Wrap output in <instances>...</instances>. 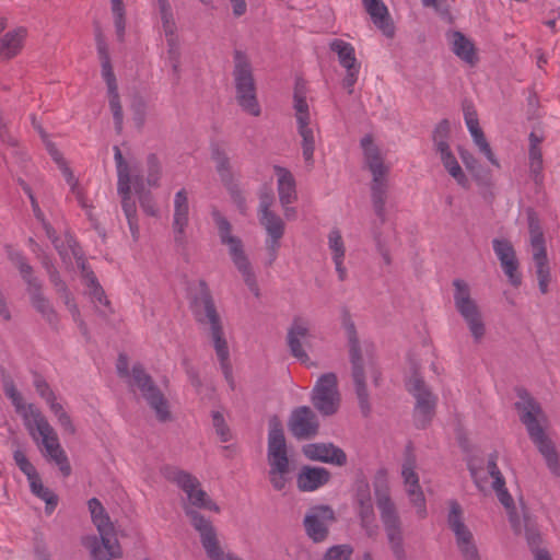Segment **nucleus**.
I'll return each instance as SVG.
<instances>
[{"instance_id": "1", "label": "nucleus", "mask_w": 560, "mask_h": 560, "mask_svg": "<svg viewBox=\"0 0 560 560\" xmlns=\"http://www.w3.org/2000/svg\"><path fill=\"white\" fill-rule=\"evenodd\" d=\"M342 326L348 339L351 377L354 384L359 407L362 415L368 417L371 412V405L365 383V373L370 372L372 374L376 385L381 373L376 369L373 346L370 343H365L364 347L361 346L354 322L347 310L342 313Z\"/></svg>"}, {"instance_id": "2", "label": "nucleus", "mask_w": 560, "mask_h": 560, "mask_svg": "<svg viewBox=\"0 0 560 560\" xmlns=\"http://www.w3.org/2000/svg\"><path fill=\"white\" fill-rule=\"evenodd\" d=\"M520 401L515 408L521 412L520 420L528 436L544 457L550 472L560 477V456L553 441L546 433L548 418L541 405L526 389L518 390Z\"/></svg>"}, {"instance_id": "3", "label": "nucleus", "mask_w": 560, "mask_h": 560, "mask_svg": "<svg viewBox=\"0 0 560 560\" xmlns=\"http://www.w3.org/2000/svg\"><path fill=\"white\" fill-rule=\"evenodd\" d=\"M374 495L389 549L396 560H408L402 521L390 497L387 470L380 468L373 478Z\"/></svg>"}, {"instance_id": "4", "label": "nucleus", "mask_w": 560, "mask_h": 560, "mask_svg": "<svg viewBox=\"0 0 560 560\" xmlns=\"http://www.w3.org/2000/svg\"><path fill=\"white\" fill-rule=\"evenodd\" d=\"M91 520L98 532L81 538L83 547L90 550L92 560H114L122 557V549L117 539L113 522L101 501L92 498L88 501Z\"/></svg>"}, {"instance_id": "5", "label": "nucleus", "mask_w": 560, "mask_h": 560, "mask_svg": "<svg viewBox=\"0 0 560 560\" xmlns=\"http://www.w3.org/2000/svg\"><path fill=\"white\" fill-rule=\"evenodd\" d=\"M268 477L272 488L281 491L285 488L291 472L283 425L280 418L273 415L268 420Z\"/></svg>"}, {"instance_id": "6", "label": "nucleus", "mask_w": 560, "mask_h": 560, "mask_svg": "<svg viewBox=\"0 0 560 560\" xmlns=\"http://www.w3.org/2000/svg\"><path fill=\"white\" fill-rule=\"evenodd\" d=\"M363 150L364 163L372 173L371 203L373 211L381 213L385 209L388 199V172L389 168L384 164V159L380 148L374 143L372 135H365L360 141Z\"/></svg>"}, {"instance_id": "7", "label": "nucleus", "mask_w": 560, "mask_h": 560, "mask_svg": "<svg viewBox=\"0 0 560 560\" xmlns=\"http://www.w3.org/2000/svg\"><path fill=\"white\" fill-rule=\"evenodd\" d=\"M233 61L232 75L236 102L244 112L257 117L261 110L257 100L256 82L250 61L247 55L240 49L234 50Z\"/></svg>"}, {"instance_id": "8", "label": "nucleus", "mask_w": 560, "mask_h": 560, "mask_svg": "<svg viewBox=\"0 0 560 560\" xmlns=\"http://www.w3.org/2000/svg\"><path fill=\"white\" fill-rule=\"evenodd\" d=\"M212 217L218 228L220 241L223 245L229 247L232 261L242 275L245 284L256 298H259L260 290L257 283L256 275L253 271V267L244 252L242 240L232 235L231 223L218 210L212 212Z\"/></svg>"}, {"instance_id": "9", "label": "nucleus", "mask_w": 560, "mask_h": 560, "mask_svg": "<svg viewBox=\"0 0 560 560\" xmlns=\"http://www.w3.org/2000/svg\"><path fill=\"white\" fill-rule=\"evenodd\" d=\"M5 252L9 260L19 269L22 279L27 285L32 305L43 315L49 325L57 327L59 322L58 315L43 294V284L40 280L34 276L33 267L27 262L24 255L21 252L14 250L11 245H5Z\"/></svg>"}, {"instance_id": "10", "label": "nucleus", "mask_w": 560, "mask_h": 560, "mask_svg": "<svg viewBox=\"0 0 560 560\" xmlns=\"http://www.w3.org/2000/svg\"><path fill=\"white\" fill-rule=\"evenodd\" d=\"M163 476L171 482L176 483L187 495V503L184 506H191L192 509H205L220 512L219 505L213 502L208 493L201 488L200 481L190 472L179 469L174 466H165L162 469Z\"/></svg>"}, {"instance_id": "11", "label": "nucleus", "mask_w": 560, "mask_h": 560, "mask_svg": "<svg viewBox=\"0 0 560 560\" xmlns=\"http://www.w3.org/2000/svg\"><path fill=\"white\" fill-rule=\"evenodd\" d=\"M199 293L191 300V310L195 318L199 324L210 326V336L213 345L222 343L226 339L211 292L205 280L199 281Z\"/></svg>"}, {"instance_id": "12", "label": "nucleus", "mask_w": 560, "mask_h": 560, "mask_svg": "<svg viewBox=\"0 0 560 560\" xmlns=\"http://www.w3.org/2000/svg\"><path fill=\"white\" fill-rule=\"evenodd\" d=\"M453 285L455 289V307L466 322L475 342L479 343L486 335V325L483 323L481 311L477 302L471 299L470 289L466 281L455 279L453 281Z\"/></svg>"}, {"instance_id": "13", "label": "nucleus", "mask_w": 560, "mask_h": 560, "mask_svg": "<svg viewBox=\"0 0 560 560\" xmlns=\"http://www.w3.org/2000/svg\"><path fill=\"white\" fill-rule=\"evenodd\" d=\"M132 385H135L141 396L147 401L159 421L166 422L172 419L170 404L165 395L155 384L152 376L147 373L142 364L136 363L131 369Z\"/></svg>"}, {"instance_id": "14", "label": "nucleus", "mask_w": 560, "mask_h": 560, "mask_svg": "<svg viewBox=\"0 0 560 560\" xmlns=\"http://www.w3.org/2000/svg\"><path fill=\"white\" fill-rule=\"evenodd\" d=\"M406 386L416 399L412 413L415 427L420 430L427 429L435 416L438 397L417 373L408 380Z\"/></svg>"}, {"instance_id": "15", "label": "nucleus", "mask_w": 560, "mask_h": 560, "mask_svg": "<svg viewBox=\"0 0 560 560\" xmlns=\"http://www.w3.org/2000/svg\"><path fill=\"white\" fill-rule=\"evenodd\" d=\"M311 402L323 417H331L338 412L341 395L335 373H325L318 377L312 390Z\"/></svg>"}, {"instance_id": "16", "label": "nucleus", "mask_w": 560, "mask_h": 560, "mask_svg": "<svg viewBox=\"0 0 560 560\" xmlns=\"http://www.w3.org/2000/svg\"><path fill=\"white\" fill-rule=\"evenodd\" d=\"M185 515L190 525L198 532L201 545L210 560H225V553L220 547L217 530L209 518L191 506H184Z\"/></svg>"}, {"instance_id": "17", "label": "nucleus", "mask_w": 560, "mask_h": 560, "mask_svg": "<svg viewBox=\"0 0 560 560\" xmlns=\"http://www.w3.org/2000/svg\"><path fill=\"white\" fill-rule=\"evenodd\" d=\"M335 511L330 505L312 506L304 516L303 526L307 537L314 544H322L329 536V527L336 522Z\"/></svg>"}, {"instance_id": "18", "label": "nucleus", "mask_w": 560, "mask_h": 560, "mask_svg": "<svg viewBox=\"0 0 560 560\" xmlns=\"http://www.w3.org/2000/svg\"><path fill=\"white\" fill-rule=\"evenodd\" d=\"M189 224V203L186 189H180L176 192L174 198V214L172 229L174 233L175 246L180 252L187 249V235L186 229Z\"/></svg>"}, {"instance_id": "19", "label": "nucleus", "mask_w": 560, "mask_h": 560, "mask_svg": "<svg viewBox=\"0 0 560 560\" xmlns=\"http://www.w3.org/2000/svg\"><path fill=\"white\" fill-rule=\"evenodd\" d=\"M492 246L509 282L518 288L522 284V276L518 272L520 262L512 243L506 238H494Z\"/></svg>"}, {"instance_id": "20", "label": "nucleus", "mask_w": 560, "mask_h": 560, "mask_svg": "<svg viewBox=\"0 0 560 560\" xmlns=\"http://www.w3.org/2000/svg\"><path fill=\"white\" fill-rule=\"evenodd\" d=\"M288 428L298 440H306L317 434L319 423L315 412L308 406H301L291 412Z\"/></svg>"}, {"instance_id": "21", "label": "nucleus", "mask_w": 560, "mask_h": 560, "mask_svg": "<svg viewBox=\"0 0 560 560\" xmlns=\"http://www.w3.org/2000/svg\"><path fill=\"white\" fill-rule=\"evenodd\" d=\"M311 337L310 323L301 316H294L287 332V345L292 357L306 363L310 357L303 348V342Z\"/></svg>"}, {"instance_id": "22", "label": "nucleus", "mask_w": 560, "mask_h": 560, "mask_svg": "<svg viewBox=\"0 0 560 560\" xmlns=\"http://www.w3.org/2000/svg\"><path fill=\"white\" fill-rule=\"evenodd\" d=\"M304 455L312 460L343 466L347 464V455L332 443H313L303 447Z\"/></svg>"}, {"instance_id": "23", "label": "nucleus", "mask_w": 560, "mask_h": 560, "mask_svg": "<svg viewBox=\"0 0 560 560\" xmlns=\"http://www.w3.org/2000/svg\"><path fill=\"white\" fill-rule=\"evenodd\" d=\"M362 2L374 25L380 28L385 36L393 37L395 26L384 2L382 0H362Z\"/></svg>"}, {"instance_id": "24", "label": "nucleus", "mask_w": 560, "mask_h": 560, "mask_svg": "<svg viewBox=\"0 0 560 560\" xmlns=\"http://www.w3.org/2000/svg\"><path fill=\"white\" fill-rule=\"evenodd\" d=\"M329 479L330 472L326 468L304 466L298 475L296 483L300 491H314Z\"/></svg>"}, {"instance_id": "25", "label": "nucleus", "mask_w": 560, "mask_h": 560, "mask_svg": "<svg viewBox=\"0 0 560 560\" xmlns=\"http://www.w3.org/2000/svg\"><path fill=\"white\" fill-rule=\"evenodd\" d=\"M452 51L463 61L470 66L478 62V56L474 43L462 32L454 31L448 34Z\"/></svg>"}, {"instance_id": "26", "label": "nucleus", "mask_w": 560, "mask_h": 560, "mask_svg": "<svg viewBox=\"0 0 560 560\" xmlns=\"http://www.w3.org/2000/svg\"><path fill=\"white\" fill-rule=\"evenodd\" d=\"M26 34V28L18 27L3 35L0 38V58L2 60H10L18 56L23 48Z\"/></svg>"}, {"instance_id": "27", "label": "nucleus", "mask_w": 560, "mask_h": 560, "mask_svg": "<svg viewBox=\"0 0 560 560\" xmlns=\"http://www.w3.org/2000/svg\"><path fill=\"white\" fill-rule=\"evenodd\" d=\"M447 524L455 535L457 546L474 540L472 533L463 522V511L460 505L456 501H453L451 503V509L447 516Z\"/></svg>"}, {"instance_id": "28", "label": "nucleus", "mask_w": 560, "mask_h": 560, "mask_svg": "<svg viewBox=\"0 0 560 560\" xmlns=\"http://www.w3.org/2000/svg\"><path fill=\"white\" fill-rule=\"evenodd\" d=\"M373 212L376 215V219L371 221V226H370L371 235L376 245V249H377L378 254L382 256L384 262L386 265H390L392 258H390L389 249L387 248L386 240L383 235V226L387 221V211L385 208V209H382L381 213H378L377 211H373Z\"/></svg>"}, {"instance_id": "29", "label": "nucleus", "mask_w": 560, "mask_h": 560, "mask_svg": "<svg viewBox=\"0 0 560 560\" xmlns=\"http://www.w3.org/2000/svg\"><path fill=\"white\" fill-rule=\"evenodd\" d=\"M275 172L278 175V192L279 200L282 207L294 202L298 198L295 190V180L290 171L282 166H275Z\"/></svg>"}, {"instance_id": "30", "label": "nucleus", "mask_w": 560, "mask_h": 560, "mask_svg": "<svg viewBox=\"0 0 560 560\" xmlns=\"http://www.w3.org/2000/svg\"><path fill=\"white\" fill-rule=\"evenodd\" d=\"M211 159L215 163V170L222 184L235 180L231 160L225 149L219 143L211 144Z\"/></svg>"}, {"instance_id": "31", "label": "nucleus", "mask_w": 560, "mask_h": 560, "mask_svg": "<svg viewBox=\"0 0 560 560\" xmlns=\"http://www.w3.org/2000/svg\"><path fill=\"white\" fill-rule=\"evenodd\" d=\"M528 232L530 236V245L533 247V254L547 253L545 245V236L538 213L533 208L526 209Z\"/></svg>"}, {"instance_id": "32", "label": "nucleus", "mask_w": 560, "mask_h": 560, "mask_svg": "<svg viewBox=\"0 0 560 560\" xmlns=\"http://www.w3.org/2000/svg\"><path fill=\"white\" fill-rule=\"evenodd\" d=\"M31 412L36 430L42 436V442L46 452H48V447L55 448L60 446L54 428L49 424L43 413L38 409L32 410Z\"/></svg>"}, {"instance_id": "33", "label": "nucleus", "mask_w": 560, "mask_h": 560, "mask_svg": "<svg viewBox=\"0 0 560 560\" xmlns=\"http://www.w3.org/2000/svg\"><path fill=\"white\" fill-rule=\"evenodd\" d=\"M329 47L338 55L339 62L345 69L360 67L355 58L354 48L350 43L342 39H334Z\"/></svg>"}, {"instance_id": "34", "label": "nucleus", "mask_w": 560, "mask_h": 560, "mask_svg": "<svg viewBox=\"0 0 560 560\" xmlns=\"http://www.w3.org/2000/svg\"><path fill=\"white\" fill-rule=\"evenodd\" d=\"M533 260L536 268L539 291L541 294H547L549 292V283L551 280L547 253L533 254Z\"/></svg>"}, {"instance_id": "35", "label": "nucleus", "mask_w": 560, "mask_h": 560, "mask_svg": "<svg viewBox=\"0 0 560 560\" xmlns=\"http://www.w3.org/2000/svg\"><path fill=\"white\" fill-rule=\"evenodd\" d=\"M355 511L360 520L362 529L369 537L374 536L377 533L376 516L374 512L373 502L355 505Z\"/></svg>"}, {"instance_id": "36", "label": "nucleus", "mask_w": 560, "mask_h": 560, "mask_svg": "<svg viewBox=\"0 0 560 560\" xmlns=\"http://www.w3.org/2000/svg\"><path fill=\"white\" fill-rule=\"evenodd\" d=\"M497 497L500 501V503L505 508L508 514H509V521L512 525V528L515 534L522 533V524H521V516L517 514L514 500L509 493L508 489H500L495 491Z\"/></svg>"}, {"instance_id": "37", "label": "nucleus", "mask_w": 560, "mask_h": 560, "mask_svg": "<svg viewBox=\"0 0 560 560\" xmlns=\"http://www.w3.org/2000/svg\"><path fill=\"white\" fill-rule=\"evenodd\" d=\"M31 491L46 502V512L51 513L58 503V497L48 488L44 487L39 475L28 480Z\"/></svg>"}, {"instance_id": "38", "label": "nucleus", "mask_w": 560, "mask_h": 560, "mask_svg": "<svg viewBox=\"0 0 560 560\" xmlns=\"http://www.w3.org/2000/svg\"><path fill=\"white\" fill-rule=\"evenodd\" d=\"M259 221L269 237L282 238L284 234V222L278 214L273 212L261 214Z\"/></svg>"}, {"instance_id": "39", "label": "nucleus", "mask_w": 560, "mask_h": 560, "mask_svg": "<svg viewBox=\"0 0 560 560\" xmlns=\"http://www.w3.org/2000/svg\"><path fill=\"white\" fill-rule=\"evenodd\" d=\"M217 357L220 361V365L223 372V375L229 383L230 387L234 389V378H233V371H232V364L230 362V351L228 341H223L222 343L213 345Z\"/></svg>"}, {"instance_id": "40", "label": "nucleus", "mask_w": 560, "mask_h": 560, "mask_svg": "<svg viewBox=\"0 0 560 560\" xmlns=\"http://www.w3.org/2000/svg\"><path fill=\"white\" fill-rule=\"evenodd\" d=\"M117 192L121 198V208L126 218L138 217L136 201L131 197V182L117 183Z\"/></svg>"}, {"instance_id": "41", "label": "nucleus", "mask_w": 560, "mask_h": 560, "mask_svg": "<svg viewBox=\"0 0 560 560\" xmlns=\"http://www.w3.org/2000/svg\"><path fill=\"white\" fill-rule=\"evenodd\" d=\"M310 124L298 125V131L302 137V151L303 158L308 165H313V154L315 150V139L313 130L308 127Z\"/></svg>"}, {"instance_id": "42", "label": "nucleus", "mask_w": 560, "mask_h": 560, "mask_svg": "<svg viewBox=\"0 0 560 560\" xmlns=\"http://www.w3.org/2000/svg\"><path fill=\"white\" fill-rule=\"evenodd\" d=\"M522 530L525 532V537L527 539L528 545L532 548L538 549V545L540 542V534L536 526V523L532 520V517L526 512L525 508L522 509V517H521Z\"/></svg>"}, {"instance_id": "43", "label": "nucleus", "mask_w": 560, "mask_h": 560, "mask_svg": "<svg viewBox=\"0 0 560 560\" xmlns=\"http://www.w3.org/2000/svg\"><path fill=\"white\" fill-rule=\"evenodd\" d=\"M112 12L114 15V25L117 39L124 42L126 31V11L122 0H110Z\"/></svg>"}, {"instance_id": "44", "label": "nucleus", "mask_w": 560, "mask_h": 560, "mask_svg": "<svg viewBox=\"0 0 560 560\" xmlns=\"http://www.w3.org/2000/svg\"><path fill=\"white\" fill-rule=\"evenodd\" d=\"M108 97H109V108L113 113L115 130L117 133L122 131V122H124V113L120 104L118 86H114V89H107Z\"/></svg>"}, {"instance_id": "45", "label": "nucleus", "mask_w": 560, "mask_h": 560, "mask_svg": "<svg viewBox=\"0 0 560 560\" xmlns=\"http://www.w3.org/2000/svg\"><path fill=\"white\" fill-rule=\"evenodd\" d=\"M451 133V125L448 119H442L433 130L432 140L435 145V150H445L450 144L447 142Z\"/></svg>"}, {"instance_id": "46", "label": "nucleus", "mask_w": 560, "mask_h": 560, "mask_svg": "<svg viewBox=\"0 0 560 560\" xmlns=\"http://www.w3.org/2000/svg\"><path fill=\"white\" fill-rule=\"evenodd\" d=\"M369 502H373L371 497L370 483L365 476L360 475L357 477L354 482L353 504L355 506Z\"/></svg>"}, {"instance_id": "47", "label": "nucleus", "mask_w": 560, "mask_h": 560, "mask_svg": "<svg viewBox=\"0 0 560 560\" xmlns=\"http://www.w3.org/2000/svg\"><path fill=\"white\" fill-rule=\"evenodd\" d=\"M47 456L55 462V464L59 467L63 477H69L72 472L69 459L66 455V452L61 446L58 447H48Z\"/></svg>"}, {"instance_id": "48", "label": "nucleus", "mask_w": 560, "mask_h": 560, "mask_svg": "<svg viewBox=\"0 0 560 560\" xmlns=\"http://www.w3.org/2000/svg\"><path fill=\"white\" fill-rule=\"evenodd\" d=\"M470 133L474 139V142L479 148L480 152L486 155V158L489 160V162L491 164L499 166V162L495 159V156L490 148V144L488 143V141L485 137L482 129L480 127L475 128L474 130L470 131Z\"/></svg>"}, {"instance_id": "49", "label": "nucleus", "mask_w": 560, "mask_h": 560, "mask_svg": "<svg viewBox=\"0 0 560 560\" xmlns=\"http://www.w3.org/2000/svg\"><path fill=\"white\" fill-rule=\"evenodd\" d=\"M353 547L349 544L335 545L326 550L322 560H351Z\"/></svg>"}, {"instance_id": "50", "label": "nucleus", "mask_w": 560, "mask_h": 560, "mask_svg": "<svg viewBox=\"0 0 560 560\" xmlns=\"http://www.w3.org/2000/svg\"><path fill=\"white\" fill-rule=\"evenodd\" d=\"M34 386H35L37 394L43 399H45L46 402L49 405V408H51L52 405L58 404L54 390L50 388L49 384L46 382V380L42 375L35 374Z\"/></svg>"}, {"instance_id": "51", "label": "nucleus", "mask_w": 560, "mask_h": 560, "mask_svg": "<svg viewBox=\"0 0 560 560\" xmlns=\"http://www.w3.org/2000/svg\"><path fill=\"white\" fill-rule=\"evenodd\" d=\"M147 166H148V176H147L148 185L152 186V187H158L159 180H160L161 174H162V167H161V163H160L156 154L151 153L148 155Z\"/></svg>"}, {"instance_id": "52", "label": "nucleus", "mask_w": 560, "mask_h": 560, "mask_svg": "<svg viewBox=\"0 0 560 560\" xmlns=\"http://www.w3.org/2000/svg\"><path fill=\"white\" fill-rule=\"evenodd\" d=\"M407 494L410 499V502L418 508V515L419 517L423 518L427 514L425 511V499L424 494L421 490V487L419 483L407 486Z\"/></svg>"}, {"instance_id": "53", "label": "nucleus", "mask_w": 560, "mask_h": 560, "mask_svg": "<svg viewBox=\"0 0 560 560\" xmlns=\"http://www.w3.org/2000/svg\"><path fill=\"white\" fill-rule=\"evenodd\" d=\"M223 186L230 194L232 201L235 203L240 212L245 214L247 210L246 198L244 197L240 188L238 182L235 179L230 183L223 184Z\"/></svg>"}, {"instance_id": "54", "label": "nucleus", "mask_w": 560, "mask_h": 560, "mask_svg": "<svg viewBox=\"0 0 560 560\" xmlns=\"http://www.w3.org/2000/svg\"><path fill=\"white\" fill-rule=\"evenodd\" d=\"M3 390L5 396L12 401L16 411L24 409L23 397L18 390L13 380L9 376L3 378Z\"/></svg>"}, {"instance_id": "55", "label": "nucleus", "mask_w": 560, "mask_h": 560, "mask_svg": "<svg viewBox=\"0 0 560 560\" xmlns=\"http://www.w3.org/2000/svg\"><path fill=\"white\" fill-rule=\"evenodd\" d=\"M50 410L56 416L62 430L69 435H74L77 432L75 427L63 407L58 402L57 405H52Z\"/></svg>"}, {"instance_id": "56", "label": "nucleus", "mask_w": 560, "mask_h": 560, "mask_svg": "<svg viewBox=\"0 0 560 560\" xmlns=\"http://www.w3.org/2000/svg\"><path fill=\"white\" fill-rule=\"evenodd\" d=\"M328 245L330 250L332 252L334 260L343 259L346 249L341 233L338 229H334L330 231L328 235Z\"/></svg>"}, {"instance_id": "57", "label": "nucleus", "mask_w": 560, "mask_h": 560, "mask_svg": "<svg viewBox=\"0 0 560 560\" xmlns=\"http://www.w3.org/2000/svg\"><path fill=\"white\" fill-rule=\"evenodd\" d=\"M13 458L20 470L26 475L27 479H32L38 475L34 465L27 459L26 455L21 450H15Z\"/></svg>"}, {"instance_id": "58", "label": "nucleus", "mask_w": 560, "mask_h": 560, "mask_svg": "<svg viewBox=\"0 0 560 560\" xmlns=\"http://www.w3.org/2000/svg\"><path fill=\"white\" fill-rule=\"evenodd\" d=\"M114 158H115V162H116V166H117V177H118L117 183L131 182L129 166H128L127 162L125 161L120 149L117 145L114 147Z\"/></svg>"}, {"instance_id": "59", "label": "nucleus", "mask_w": 560, "mask_h": 560, "mask_svg": "<svg viewBox=\"0 0 560 560\" xmlns=\"http://www.w3.org/2000/svg\"><path fill=\"white\" fill-rule=\"evenodd\" d=\"M212 424L217 434L222 442H228L231 439L230 428L228 427L223 415L220 411H212Z\"/></svg>"}, {"instance_id": "60", "label": "nucleus", "mask_w": 560, "mask_h": 560, "mask_svg": "<svg viewBox=\"0 0 560 560\" xmlns=\"http://www.w3.org/2000/svg\"><path fill=\"white\" fill-rule=\"evenodd\" d=\"M293 100L298 125L310 124L311 117L306 97H293Z\"/></svg>"}, {"instance_id": "61", "label": "nucleus", "mask_w": 560, "mask_h": 560, "mask_svg": "<svg viewBox=\"0 0 560 560\" xmlns=\"http://www.w3.org/2000/svg\"><path fill=\"white\" fill-rule=\"evenodd\" d=\"M141 209L150 217L158 214V208L154 202V198L149 190L137 194Z\"/></svg>"}, {"instance_id": "62", "label": "nucleus", "mask_w": 560, "mask_h": 560, "mask_svg": "<svg viewBox=\"0 0 560 560\" xmlns=\"http://www.w3.org/2000/svg\"><path fill=\"white\" fill-rule=\"evenodd\" d=\"M101 67H102V77L104 78V80L106 82L107 89L108 88L114 89V86H118L115 73L113 71V66H112L110 59L102 60Z\"/></svg>"}, {"instance_id": "63", "label": "nucleus", "mask_w": 560, "mask_h": 560, "mask_svg": "<svg viewBox=\"0 0 560 560\" xmlns=\"http://www.w3.org/2000/svg\"><path fill=\"white\" fill-rule=\"evenodd\" d=\"M464 560H481L475 541L457 546Z\"/></svg>"}, {"instance_id": "64", "label": "nucleus", "mask_w": 560, "mask_h": 560, "mask_svg": "<svg viewBox=\"0 0 560 560\" xmlns=\"http://www.w3.org/2000/svg\"><path fill=\"white\" fill-rule=\"evenodd\" d=\"M446 171L456 180V183L459 186H462L464 188L468 187V184H469L468 178L465 175V173L463 172V170H462V167H460V165L458 163L455 164V165H452Z\"/></svg>"}]
</instances>
